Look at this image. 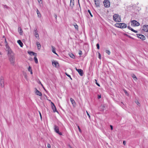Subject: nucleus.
<instances>
[{
	"label": "nucleus",
	"instance_id": "nucleus-1",
	"mask_svg": "<svg viewBox=\"0 0 148 148\" xmlns=\"http://www.w3.org/2000/svg\"><path fill=\"white\" fill-rule=\"evenodd\" d=\"M8 56L9 58V60L10 63V64L14 66L15 62V58L14 54L13 52L8 54Z\"/></svg>",
	"mask_w": 148,
	"mask_h": 148
},
{
	"label": "nucleus",
	"instance_id": "nucleus-2",
	"mask_svg": "<svg viewBox=\"0 0 148 148\" xmlns=\"http://www.w3.org/2000/svg\"><path fill=\"white\" fill-rule=\"evenodd\" d=\"M113 19L116 22H119L121 21L120 16L117 14H114L113 16Z\"/></svg>",
	"mask_w": 148,
	"mask_h": 148
},
{
	"label": "nucleus",
	"instance_id": "nucleus-3",
	"mask_svg": "<svg viewBox=\"0 0 148 148\" xmlns=\"http://www.w3.org/2000/svg\"><path fill=\"white\" fill-rule=\"evenodd\" d=\"M116 27L121 28H125L127 27V25L126 24L122 23H116L115 24Z\"/></svg>",
	"mask_w": 148,
	"mask_h": 148
},
{
	"label": "nucleus",
	"instance_id": "nucleus-4",
	"mask_svg": "<svg viewBox=\"0 0 148 148\" xmlns=\"http://www.w3.org/2000/svg\"><path fill=\"white\" fill-rule=\"evenodd\" d=\"M54 130L58 134L60 135H62V132H60L59 131V128L58 126L56 125H54Z\"/></svg>",
	"mask_w": 148,
	"mask_h": 148
},
{
	"label": "nucleus",
	"instance_id": "nucleus-5",
	"mask_svg": "<svg viewBox=\"0 0 148 148\" xmlns=\"http://www.w3.org/2000/svg\"><path fill=\"white\" fill-rule=\"evenodd\" d=\"M104 5L106 8H108L110 5L109 1L108 0H104L103 1Z\"/></svg>",
	"mask_w": 148,
	"mask_h": 148
},
{
	"label": "nucleus",
	"instance_id": "nucleus-6",
	"mask_svg": "<svg viewBox=\"0 0 148 148\" xmlns=\"http://www.w3.org/2000/svg\"><path fill=\"white\" fill-rule=\"evenodd\" d=\"M5 46L6 47V50L8 52V54H9L13 53L12 50L9 46L8 44H5Z\"/></svg>",
	"mask_w": 148,
	"mask_h": 148
},
{
	"label": "nucleus",
	"instance_id": "nucleus-7",
	"mask_svg": "<svg viewBox=\"0 0 148 148\" xmlns=\"http://www.w3.org/2000/svg\"><path fill=\"white\" fill-rule=\"evenodd\" d=\"M52 64L53 66L55 67L58 68L59 67V64L58 62L53 60L52 62Z\"/></svg>",
	"mask_w": 148,
	"mask_h": 148
},
{
	"label": "nucleus",
	"instance_id": "nucleus-8",
	"mask_svg": "<svg viewBox=\"0 0 148 148\" xmlns=\"http://www.w3.org/2000/svg\"><path fill=\"white\" fill-rule=\"evenodd\" d=\"M132 25H133L134 26H138L140 25L139 23L137 21L134 20L131 21Z\"/></svg>",
	"mask_w": 148,
	"mask_h": 148
},
{
	"label": "nucleus",
	"instance_id": "nucleus-9",
	"mask_svg": "<svg viewBox=\"0 0 148 148\" xmlns=\"http://www.w3.org/2000/svg\"><path fill=\"white\" fill-rule=\"evenodd\" d=\"M0 85L1 87L3 88L4 87V80L3 77L1 76L0 78Z\"/></svg>",
	"mask_w": 148,
	"mask_h": 148
},
{
	"label": "nucleus",
	"instance_id": "nucleus-10",
	"mask_svg": "<svg viewBox=\"0 0 148 148\" xmlns=\"http://www.w3.org/2000/svg\"><path fill=\"white\" fill-rule=\"evenodd\" d=\"M76 70L78 72L79 75L81 76H82L83 75L84 72L81 69H77L75 68Z\"/></svg>",
	"mask_w": 148,
	"mask_h": 148
},
{
	"label": "nucleus",
	"instance_id": "nucleus-11",
	"mask_svg": "<svg viewBox=\"0 0 148 148\" xmlns=\"http://www.w3.org/2000/svg\"><path fill=\"white\" fill-rule=\"evenodd\" d=\"M136 35L137 37L140 38L142 40H145V36L143 35L139 34H137Z\"/></svg>",
	"mask_w": 148,
	"mask_h": 148
},
{
	"label": "nucleus",
	"instance_id": "nucleus-12",
	"mask_svg": "<svg viewBox=\"0 0 148 148\" xmlns=\"http://www.w3.org/2000/svg\"><path fill=\"white\" fill-rule=\"evenodd\" d=\"M51 107L54 112H58L55 106L52 102H51Z\"/></svg>",
	"mask_w": 148,
	"mask_h": 148
},
{
	"label": "nucleus",
	"instance_id": "nucleus-13",
	"mask_svg": "<svg viewBox=\"0 0 148 148\" xmlns=\"http://www.w3.org/2000/svg\"><path fill=\"white\" fill-rule=\"evenodd\" d=\"M95 4L96 7H98L100 6V2L99 0H94Z\"/></svg>",
	"mask_w": 148,
	"mask_h": 148
},
{
	"label": "nucleus",
	"instance_id": "nucleus-14",
	"mask_svg": "<svg viewBox=\"0 0 148 148\" xmlns=\"http://www.w3.org/2000/svg\"><path fill=\"white\" fill-rule=\"evenodd\" d=\"M143 30L147 32H148V25H145L143 26Z\"/></svg>",
	"mask_w": 148,
	"mask_h": 148
},
{
	"label": "nucleus",
	"instance_id": "nucleus-15",
	"mask_svg": "<svg viewBox=\"0 0 148 148\" xmlns=\"http://www.w3.org/2000/svg\"><path fill=\"white\" fill-rule=\"evenodd\" d=\"M35 93L36 95L39 96H42V93L39 91H38L36 88Z\"/></svg>",
	"mask_w": 148,
	"mask_h": 148
},
{
	"label": "nucleus",
	"instance_id": "nucleus-16",
	"mask_svg": "<svg viewBox=\"0 0 148 148\" xmlns=\"http://www.w3.org/2000/svg\"><path fill=\"white\" fill-rule=\"evenodd\" d=\"M70 6L73 8L74 5V0H70Z\"/></svg>",
	"mask_w": 148,
	"mask_h": 148
},
{
	"label": "nucleus",
	"instance_id": "nucleus-17",
	"mask_svg": "<svg viewBox=\"0 0 148 148\" xmlns=\"http://www.w3.org/2000/svg\"><path fill=\"white\" fill-rule=\"evenodd\" d=\"M28 53L31 56H36L37 54L36 53H34L33 51H28Z\"/></svg>",
	"mask_w": 148,
	"mask_h": 148
},
{
	"label": "nucleus",
	"instance_id": "nucleus-18",
	"mask_svg": "<svg viewBox=\"0 0 148 148\" xmlns=\"http://www.w3.org/2000/svg\"><path fill=\"white\" fill-rule=\"evenodd\" d=\"M100 109L101 111H103L105 109V107L104 105H101L100 106Z\"/></svg>",
	"mask_w": 148,
	"mask_h": 148
},
{
	"label": "nucleus",
	"instance_id": "nucleus-19",
	"mask_svg": "<svg viewBox=\"0 0 148 148\" xmlns=\"http://www.w3.org/2000/svg\"><path fill=\"white\" fill-rule=\"evenodd\" d=\"M70 100L71 103L74 106L76 104L75 102V100L73 98H70Z\"/></svg>",
	"mask_w": 148,
	"mask_h": 148
},
{
	"label": "nucleus",
	"instance_id": "nucleus-20",
	"mask_svg": "<svg viewBox=\"0 0 148 148\" xmlns=\"http://www.w3.org/2000/svg\"><path fill=\"white\" fill-rule=\"evenodd\" d=\"M34 32H35V35L36 37L37 38H39V35L37 33V30L36 29L34 30Z\"/></svg>",
	"mask_w": 148,
	"mask_h": 148
},
{
	"label": "nucleus",
	"instance_id": "nucleus-21",
	"mask_svg": "<svg viewBox=\"0 0 148 148\" xmlns=\"http://www.w3.org/2000/svg\"><path fill=\"white\" fill-rule=\"evenodd\" d=\"M18 32L20 35H22L23 34V32L21 27H18Z\"/></svg>",
	"mask_w": 148,
	"mask_h": 148
},
{
	"label": "nucleus",
	"instance_id": "nucleus-22",
	"mask_svg": "<svg viewBox=\"0 0 148 148\" xmlns=\"http://www.w3.org/2000/svg\"><path fill=\"white\" fill-rule=\"evenodd\" d=\"M17 42L21 47H23V44L20 40H18L17 41Z\"/></svg>",
	"mask_w": 148,
	"mask_h": 148
},
{
	"label": "nucleus",
	"instance_id": "nucleus-23",
	"mask_svg": "<svg viewBox=\"0 0 148 148\" xmlns=\"http://www.w3.org/2000/svg\"><path fill=\"white\" fill-rule=\"evenodd\" d=\"M52 52L54 53V54L58 55L56 53V51H55V48L53 46H52Z\"/></svg>",
	"mask_w": 148,
	"mask_h": 148
},
{
	"label": "nucleus",
	"instance_id": "nucleus-24",
	"mask_svg": "<svg viewBox=\"0 0 148 148\" xmlns=\"http://www.w3.org/2000/svg\"><path fill=\"white\" fill-rule=\"evenodd\" d=\"M36 45L38 49L39 50L40 49L41 47V45L39 42H36Z\"/></svg>",
	"mask_w": 148,
	"mask_h": 148
},
{
	"label": "nucleus",
	"instance_id": "nucleus-25",
	"mask_svg": "<svg viewBox=\"0 0 148 148\" xmlns=\"http://www.w3.org/2000/svg\"><path fill=\"white\" fill-rule=\"evenodd\" d=\"M36 10V12L37 14L38 17L40 18L41 17V14L38 9H37Z\"/></svg>",
	"mask_w": 148,
	"mask_h": 148
},
{
	"label": "nucleus",
	"instance_id": "nucleus-26",
	"mask_svg": "<svg viewBox=\"0 0 148 148\" xmlns=\"http://www.w3.org/2000/svg\"><path fill=\"white\" fill-rule=\"evenodd\" d=\"M74 26L75 27V28L77 30H78V25L76 24L75 23V25H74Z\"/></svg>",
	"mask_w": 148,
	"mask_h": 148
},
{
	"label": "nucleus",
	"instance_id": "nucleus-27",
	"mask_svg": "<svg viewBox=\"0 0 148 148\" xmlns=\"http://www.w3.org/2000/svg\"><path fill=\"white\" fill-rule=\"evenodd\" d=\"M34 60L36 64H37L38 63V59L36 57V56H35V57L34 58Z\"/></svg>",
	"mask_w": 148,
	"mask_h": 148
},
{
	"label": "nucleus",
	"instance_id": "nucleus-28",
	"mask_svg": "<svg viewBox=\"0 0 148 148\" xmlns=\"http://www.w3.org/2000/svg\"><path fill=\"white\" fill-rule=\"evenodd\" d=\"M70 57L74 59L75 58V56L73 54L71 53L70 55Z\"/></svg>",
	"mask_w": 148,
	"mask_h": 148
},
{
	"label": "nucleus",
	"instance_id": "nucleus-29",
	"mask_svg": "<svg viewBox=\"0 0 148 148\" xmlns=\"http://www.w3.org/2000/svg\"><path fill=\"white\" fill-rule=\"evenodd\" d=\"M106 52L109 55L110 54V51L109 50H106Z\"/></svg>",
	"mask_w": 148,
	"mask_h": 148
},
{
	"label": "nucleus",
	"instance_id": "nucleus-30",
	"mask_svg": "<svg viewBox=\"0 0 148 148\" xmlns=\"http://www.w3.org/2000/svg\"><path fill=\"white\" fill-rule=\"evenodd\" d=\"M3 6L4 8L8 9L9 7L6 5H3Z\"/></svg>",
	"mask_w": 148,
	"mask_h": 148
},
{
	"label": "nucleus",
	"instance_id": "nucleus-31",
	"mask_svg": "<svg viewBox=\"0 0 148 148\" xmlns=\"http://www.w3.org/2000/svg\"><path fill=\"white\" fill-rule=\"evenodd\" d=\"M88 12L89 13V14H90V15L91 16V17H93V15L92 14H91V13L90 10H88Z\"/></svg>",
	"mask_w": 148,
	"mask_h": 148
},
{
	"label": "nucleus",
	"instance_id": "nucleus-32",
	"mask_svg": "<svg viewBox=\"0 0 148 148\" xmlns=\"http://www.w3.org/2000/svg\"><path fill=\"white\" fill-rule=\"evenodd\" d=\"M135 102L136 103V104H137L138 106H139L140 105V103H139V102L137 101V100H136V101H135Z\"/></svg>",
	"mask_w": 148,
	"mask_h": 148
},
{
	"label": "nucleus",
	"instance_id": "nucleus-33",
	"mask_svg": "<svg viewBox=\"0 0 148 148\" xmlns=\"http://www.w3.org/2000/svg\"><path fill=\"white\" fill-rule=\"evenodd\" d=\"M96 46H97V49H99L100 47H99V45L98 43L97 44Z\"/></svg>",
	"mask_w": 148,
	"mask_h": 148
},
{
	"label": "nucleus",
	"instance_id": "nucleus-34",
	"mask_svg": "<svg viewBox=\"0 0 148 148\" xmlns=\"http://www.w3.org/2000/svg\"><path fill=\"white\" fill-rule=\"evenodd\" d=\"M127 27L128 28V29H129L130 30H131L132 31H133V29H132V28L131 27H130V26H128Z\"/></svg>",
	"mask_w": 148,
	"mask_h": 148
},
{
	"label": "nucleus",
	"instance_id": "nucleus-35",
	"mask_svg": "<svg viewBox=\"0 0 148 148\" xmlns=\"http://www.w3.org/2000/svg\"><path fill=\"white\" fill-rule=\"evenodd\" d=\"M28 71H32L31 67V66H29V68H28Z\"/></svg>",
	"mask_w": 148,
	"mask_h": 148
},
{
	"label": "nucleus",
	"instance_id": "nucleus-36",
	"mask_svg": "<svg viewBox=\"0 0 148 148\" xmlns=\"http://www.w3.org/2000/svg\"><path fill=\"white\" fill-rule=\"evenodd\" d=\"M77 127H78V130H79V132H80L81 133L82 132V131H81V130L80 129L79 126H78Z\"/></svg>",
	"mask_w": 148,
	"mask_h": 148
},
{
	"label": "nucleus",
	"instance_id": "nucleus-37",
	"mask_svg": "<svg viewBox=\"0 0 148 148\" xmlns=\"http://www.w3.org/2000/svg\"><path fill=\"white\" fill-rule=\"evenodd\" d=\"M54 16H55V18L56 19V21H57V14H55V15H54Z\"/></svg>",
	"mask_w": 148,
	"mask_h": 148
},
{
	"label": "nucleus",
	"instance_id": "nucleus-38",
	"mask_svg": "<svg viewBox=\"0 0 148 148\" xmlns=\"http://www.w3.org/2000/svg\"><path fill=\"white\" fill-rule=\"evenodd\" d=\"M65 74H66V75L68 77H70V78H71V76H70L69 75V74H67L66 72V73H65Z\"/></svg>",
	"mask_w": 148,
	"mask_h": 148
},
{
	"label": "nucleus",
	"instance_id": "nucleus-39",
	"mask_svg": "<svg viewBox=\"0 0 148 148\" xmlns=\"http://www.w3.org/2000/svg\"><path fill=\"white\" fill-rule=\"evenodd\" d=\"M79 55L80 56V55H81L82 53V51L81 50L79 51Z\"/></svg>",
	"mask_w": 148,
	"mask_h": 148
},
{
	"label": "nucleus",
	"instance_id": "nucleus-40",
	"mask_svg": "<svg viewBox=\"0 0 148 148\" xmlns=\"http://www.w3.org/2000/svg\"><path fill=\"white\" fill-rule=\"evenodd\" d=\"M132 77L134 79L136 78V79H137L136 77L134 75H133L132 76Z\"/></svg>",
	"mask_w": 148,
	"mask_h": 148
},
{
	"label": "nucleus",
	"instance_id": "nucleus-41",
	"mask_svg": "<svg viewBox=\"0 0 148 148\" xmlns=\"http://www.w3.org/2000/svg\"><path fill=\"white\" fill-rule=\"evenodd\" d=\"M5 39L4 42L5 43V44H8L6 38H5V39Z\"/></svg>",
	"mask_w": 148,
	"mask_h": 148
},
{
	"label": "nucleus",
	"instance_id": "nucleus-42",
	"mask_svg": "<svg viewBox=\"0 0 148 148\" xmlns=\"http://www.w3.org/2000/svg\"><path fill=\"white\" fill-rule=\"evenodd\" d=\"M95 81H96V82L95 83L98 86H100V84H98L97 82V80L95 79Z\"/></svg>",
	"mask_w": 148,
	"mask_h": 148
},
{
	"label": "nucleus",
	"instance_id": "nucleus-43",
	"mask_svg": "<svg viewBox=\"0 0 148 148\" xmlns=\"http://www.w3.org/2000/svg\"><path fill=\"white\" fill-rule=\"evenodd\" d=\"M101 98V95H98V99H100Z\"/></svg>",
	"mask_w": 148,
	"mask_h": 148
},
{
	"label": "nucleus",
	"instance_id": "nucleus-44",
	"mask_svg": "<svg viewBox=\"0 0 148 148\" xmlns=\"http://www.w3.org/2000/svg\"><path fill=\"white\" fill-rule=\"evenodd\" d=\"M124 35H125L126 36H127L129 37V38H132V37H131V36L128 35L127 34H124Z\"/></svg>",
	"mask_w": 148,
	"mask_h": 148
},
{
	"label": "nucleus",
	"instance_id": "nucleus-45",
	"mask_svg": "<svg viewBox=\"0 0 148 148\" xmlns=\"http://www.w3.org/2000/svg\"><path fill=\"white\" fill-rule=\"evenodd\" d=\"M124 92L125 93L126 95H128V93L127 92V91L126 90H124Z\"/></svg>",
	"mask_w": 148,
	"mask_h": 148
},
{
	"label": "nucleus",
	"instance_id": "nucleus-46",
	"mask_svg": "<svg viewBox=\"0 0 148 148\" xmlns=\"http://www.w3.org/2000/svg\"><path fill=\"white\" fill-rule=\"evenodd\" d=\"M99 58L100 59H101V54H100V53H99Z\"/></svg>",
	"mask_w": 148,
	"mask_h": 148
},
{
	"label": "nucleus",
	"instance_id": "nucleus-47",
	"mask_svg": "<svg viewBox=\"0 0 148 148\" xmlns=\"http://www.w3.org/2000/svg\"><path fill=\"white\" fill-rule=\"evenodd\" d=\"M39 3H42V1L41 0H37Z\"/></svg>",
	"mask_w": 148,
	"mask_h": 148
},
{
	"label": "nucleus",
	"instance_id": "nucleus-48",
	"mask_svg": "<svg viewBox=\"0 0 148 148\" xmlns=\"http://www.w3.org/2000/svg\"><path fill=\"white\" fill-rule=\"evenodd\" d=\"M86 112H87V115H88V116L89 117V118L90 119V114H89L88 112L87 111H86Z\"/></svg>",
	"mask_w": 148,
	"mask_h": 148
},
{
	"label": "nucleus",
	"instance_id": "nucleus-49",
	"mask_svg": "<svg viewBox=\"0 0 148 148\" xmlns=\"http://www.w3.org/2000/svg\"><path fill=\"white\" fill-rule=\"evenodd\" d=\"M39 113L40 114V118L41 119L42 118V116L40 112H39Z\"/></svg>",
	"mask_w": 148,
	"mask_h": 148
},
{
	"label": "nucleus",
	"instance_id": "nucleus-50",
	"mask_svg": "<svg viewBox=\"0 0 148 148\" xmlns=\"http://www.w3.org/2000/svg\"><path fill=\"white\" fill-rule=\"evenodd\" d=\"M123 143L124 145H125L126 144V141L125 140L123 141Z\"/></svg>",
	"mask_w": 148,
	"mask_h": 148
},
{
	"label": "nucleus",
	"instance_id": "nucleus-51",
	"mask_svg": "<svg viewBox=\"0 0 148 148\" xmlns=\"http://www.w3.org/2000/svg\"><path fill=\"white\" fill-rule=\"evenodd\" d=\"M47 147L49 148H50L51 147L50 145L49 144H48Z\"/></svg>",
	"mask_w": 148,
	"mask_h": 148
},
{
	"label": "nucleus",
	"instance_id": "nucleus-52",
	"mask_svg": "<svg viewBox=\"0 0 148 148\" xmlns=\"http://www.w3.org/2000/svg\"><path fill=\"white\" fill-rule=\"evenodd\" d=\"M132 31L136 33H137L138 32L137 31L134 30V29H133Z\"/></svg>",
	"mask_w": 148,
	"mask_h": 148
},
{
	"label": "nucleus",
	"instance_id": "nucleus-53",
	"mask_svg": "<svg viewBox=\"0 0 148 148\" xmlns=\"http://www.w3.org/2000/svg\"><path fill=\"white\" fill-rule=\"evenodd\" d=\"M110 126L111 129V130H113V129L112 126V125H110Z\"/></svg>",
	"mask_w": 148,
	"mask_h": 148
},
{
	"label": "nucleus",
	"instance_id": "nucleus-54",
	"mask_svg": "<svg viewBox=\"0 0 148 148\" xmlns=\"http://www.w3.org/2000/svg\"><path fill=\"white\" fill-rule=\"evenodd\" d=\"M30 74H32H32H33V72H32V71H30Z\"/></svg>",
	"mask_w": 148,
	"mask_h": 148
},
{
	"label": "nucleus",
	"instance_id": "nucleus-55",
	"mask_svg": "<svg viewBox=\"0 0 148 148\" xmlns=\"http://www.w3.org/2000/svg\"><path fill=\"white\" fill-rule=\"evenodd\" d=\"M2 38H4V39H5V36H3L2 37Z\"/></svg>",
	"mask_w": 148,
	"mask_h": 148
},
{
	"label": "nucleus",
	"instance_id": "nucleus-56",
	"mask_svg": "<svg viewBox=\"0 0 148 148\" xmlns=\"http://www.w3.org/2000/svg\"><path fill=\"white\" fill-rule=\"evenodd\" d=\"M40 84H41V86H42V87H44L43 85L42 84V83H41V82H40Z\"/></svg>",
	"mask_w": 148,
	"mask_h": 148
},
{
	"label": "nucleus",
	"instance_id": "nucleus-57",
	"mask_svg": "<svg viewBox=\"0 0 148 148\" xmlns=\"http://www.w3.org/2000/svg\"><path fill=\"white\" fill-rule=\"evenodd\" d=\"M69 148H72V147H71V146H70V145H69Z\"/></svg>",
	"mask_w": 148,
	"mask_h": 148
},
{
	"label": "nucleus",
	"instance_id": "nucleus-58",
	"mask_svg": "<svg viewBox=\"0 0 148 148\" xmlns=\"http://www.w3.org/2000/svg\"><path fill=\"white\" fill-rule=\"evenodd\" d=\"M43 89H44L45 90H45V88H44V87H43Z\"/></svg>",
	"mask_w": 148,
	"mask_h": 148
},
{
	"label": "nucleus",
	"instance_id": "nucleus-59",
	"mask_svg": "<svg viewBox=\"0 0 148 148\" xmlns=\"http://www.w3.org/2000/svg\"><path fill=\"white\" fill-rule=\"evenodd\" d=\"M78 3H79V6L80 7V4L79 3V1H78Z\"/></svg>",
	"mask_w": 148,
	"mask_h": 148
},
{
	"label": "nucleus",
	"instance_id": "nucleus-60",
	"mask_svg": "<svg viewBox=\"0 0 148 148\" xmlns=\"http://www.w3.org/2000/svg\"><path fill=\"white\" fill-rule=\"evenodd\" d=\"M2 53L1 52H0V55H2Z\"/></svg>",
	"mask_w": 148,
	"mask_h": 148
},
{
	"label": "nucleus",
	"instance_id": "nucleus-61",
	"mask_svg": "<svg viewBox=\"0 0 148 148\" xmlns=\"http://www.w3.org/2000/svg\"><path fill=\"white\" fill-rule=\"evenodd\" d=\"M70 78L72 80V78H71H71Z\"/></svg>",
	"mask_w": 148,
	"mask_h": 148
}]
</instances>
